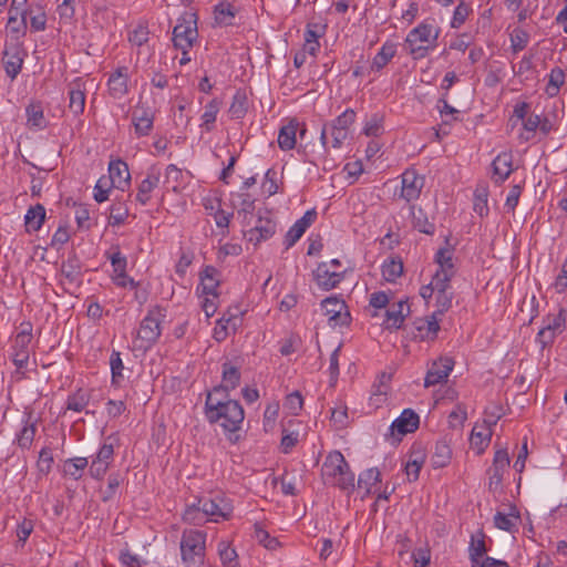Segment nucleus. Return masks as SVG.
Segmentation results:
<instances>
[{
	"label": "nucleus",
	"instance_id": "obj_1",
	"mask_svg": "<svg viewBox=\"0 0 567 567\" xmlns=\"http://www.w3.org/2000/svg\"><path fill=\"white\" fill-rule=\"evenodd\" d=\"M226 399H218L214 393H207L205 417L210 424L219 423L225 432L236 433L244 422L245 412L238 401Z\"/></svg>",
	"mask_w": 567,
	"mask_h": 567
},
{
	"label": "nucleus",
	"instance_id": "obj_2",
	"mask_svg": "<svg viewBox=\"0 0 567 567\" xmlns=\"http://www.w3.org/2000/svg\"><path fill=\"white\" fill-rule=\"evenodd\" d=\"M321 475L326 484L338 486L341 489L354 487V474L339 451L328 454L321 467Z\"/></svg>",
	"mask_w": 567,
	"mask_h": 567
},
{
	"label": "nucleus",
	"instance_id": "obj_3",
	"mask_svg": "<svg viewBox=\"0 0 567 567\" xmlns=\"http://www.w3.org/2000/svg\"><path fill=\"white\" fill-rule=\"evenodd\" d=\"M439 37V30L432 23L422 22L411 30L405 39L409 53L414 59H422L427 54L430 44L435 42Z\"/></svg>",
	"mask_w": 567,
	"mask_h": 567
},
{
	"label": "nucleus",
	"instance_id": "obj_4",
	"mask_svg": "<svg viewBox=\"0 0 567 567\" xmlns=\"http://www.w3.org/2000/svg\"><path fill=\"white\" fill-rule=\"evenodd\" d=\"M165 318L166 310L161 306H154L147 311L137 331L140 347L147 349L157 341L162 332L161 324Z\"/></svg>",
	"mask_w": 567,
	"mask_h": 567
},
{
	"label": "nucleus",
	"instance_id": "obj_5",
	"mask_svg": "<svg viewBox=\"0 0 567 567\" xmlns=\"http://www.w3.org/2000/svg\"><path fill=\"white\" fill-rule=\"evenodd\" d=\"M206 535L199 530H186L181 539L182 559L186 567L195 566L198 563L205 566L203 558L205 556Z\"/></svg>",
	"mask_w": 567,
	"mask_h": 567
},
{
	"label": "nucleus",
	"instance_id": "obj_6",
	"mask_svg": "<svg viewBox=\"0 0 567 567\" xmlns=\"http://www.w3.org/2000/svg\"><path fill=\"white\" fill-rule=\"evenodd\" d=\"M198 37L197 16L194 12H184L173 30L174 45L179 50H188Z\"/></svg>",
	"mask_w": 567,
	"mask_h": 567
},
{
	"label": "nucleus",
	"instance_id": "obj_7",
	"mask_svg": "<svg viewBox=\"0 0 567 567\" xmlns=\"http://www.w3.org/2000/svg\"><path fill=\"white\" fill-rule=\"evenodd\" d=\"M249 227V229L245 230V236L249 243L257 246L275 235L277 224L271 212L259 209Z\"/></svg>",
	"mask_w": 567,
	"mask_h": 567
},
{
	"label": "nucleus",
	"instance_id": "obj_8",
	"mask_svg": "<svg viewBox=\"0 0 567 567\" xmlns=\"http://www.w3.org/2000/svg\"><path fill=\"white\" fill-rule=\"evenodd\" d=\"M420 417L412 409H405L401 415L395 419L385 434L386 440H391L392 444L401 442L402 437L417 430Z\"/></svg>",
	"mask_w": 567,
	"mask_h": 567
},
{
	"label": "nucleus",
	"instance_id": "obj_9",
	"mask_svg": "<svg viewBox=\"0 0 567 567\" xmlns=\"http://www.w3.org/2000/svg\"><path fill=\"white\" fill-rule=\"evenodd\" d=\"M198 502L206 519L215 523L220 519H229L234 509L230 501L219 494L212 498L200 497Z\"/></svg>",
	"mask_w": 567,
	"mask_h": 567
},
{
	"label": "nucleus",
	"instance_id": "obj_10",
	"mask_svg": "<svg viewBox=\"0 0 567 567\" xmlns=\"http://www.w3.org/2000/svg\"><path fill=\"white\" fill-rule=\"evenodd\" d=\"M32 340L31 327L22 329L13 339L12 344V361L17 367V372L22 371L28 367L30 357V343Z\"/></svg>",
	"mask_w": 567,
	"mask_h": 567
},
{
	"label": "nucleus",
	"instance_id": "obj_11",
	"mask_svg": "<svg viewBox=\"0 0 567 567\" xmlns=\"http://www.w3.org/2000/svg\"><path fill=\"white\" fill-rule=\"evenodd\" d=\"M27 51L21 42H11L3 50V66L6 74L14 80L21 72Z\"/></svg>",
	"mask_w": 567,
	"mask_h": 567
},
{
	"label": "nucleus",
	"instance_id": "obj_12",
	"mask_svg": "<svg viewBox=\"0 0 567 567\" xmlns=\"http://www.w3.org/2000/svg\"><path fill=\"white\" fill-rule=\"evenodd\" d=\"M321 307L331 327H344L350 323V312L343 300L328 297L321 301Z\"/></svg>",
	"mask_w": 567,
	"mask_h": 567
},
{
	"label": "nucleus",
	"instance_id": "obj_13",
	"mask_svg": "<svg viewBox=\"0 0 567 567\" xmlns=\"http://www.w3.org/2000/svg\"><path fill=\"white\" fill-rule=\"evenodd\" d=\"M509 467V456L507 450L496 451L492 466L488 468L489 489H497L503 481L505 471Z\"/></svg>",
	"mask_w": 567,
	"mask_h": 567
},
{
	"label": "nucleus",
	"instance_id": "obj_14",
	"mask_svg": "<svg viewBox=\"0 0 567 567\" xmlns=\"http://www.w3.org/2000/svg\"><path fill=\"white\" fill-rule=\"evenodd\" d=\"M424 186V177L416 174L414 169H406L402 174L401 197L406 202L415 200L420 197Z\"/></svg>",
	"mask_w": 567,
	"mask_h": 567
},
{
	"label": "nucleus",
	"instance_id": "obj_15",
	"mask_svg": "<svg viewBox=\"0 0 567 567\" xmlns=\"http://www.w3.org/2000/svg\"><path fill=\"white\" fill-rule=\"evenodd\" d=\"M453 359L447 357L440 358L439 361H434L425 375L424 385L429 388L446 381L453 370Z\"/></svg>",
	"mask_w": 567,
	"mask_h": 567
},
{
	"label": "nucleus",
	"instance_id": "obj_16",
	"mask_svg": "<svg viewBox=\"0 0 567 567\" xmlns=\"http://www.w3.org/2000/svg\"><path fill=\"white\" fill-rule=\"evenodd\" d=\"M409 313L410 307L406 301L401 300L392 303L385 311L383 327L388 330L400 329Z\"/></svg>",
	"mask_w": 567,
	"mask_h": 567
},
{
	"label": "nucleus",
	"instance_id": "obj_17",
	"mask_svg": "<svg viewBox=\"0 0 567 567\" xmlns=\"http://www.w3.org/2000/svg\"><path fill=\"white\" fill-rule=\"evenodd\" d=\"M313 279L320 288L330 290L341 282L343 279V272L330 270L327 262H321L313 271Z\"/></svg>",
	"mask_w": 567,
	"mask_h": 567
},
{
	"label": "nucleus",
	"instance_id": "obj_18",
	"mask_svg": "<svg viewBox=\"0 0 567 567\" xmlns=\"http://www.w3.org/2000/svg\"><path fill=\"white\" fill-rule=\"evenodd\" d=\"M161 179V169L157 166H151L147 169L146 177L141 182L136 194V200L146 205L151 199V193L158 186Z\"/></svg>",
	"mask_w": 567,
	"mask_h": 567
},
{
	"label": "nucleus",
	"instance_id": "obj_19",
	"mask_svg": "<svg viewBox=\"0 0 567 567\" xmlns=\"http://www.w3.org/2000/svg\"><path fill=\"white\" fill-rule=\"evenodd\" d=\"M240 382V372L236 367L229 363L223 364V384L215 386L210 393L217 395L224 393L225 398H228L229 391L236 389Z\"/></svg>",
	"mask_w": 567,
	"mask_h": 567
},
{
	"label": "nucleus",
	"instance_id": "obj_20",
	"mask_svg": "<svg viewBox=\"0 0 567 567\" xmlns=\"http://www.w3.org/2000/svg\"><path fill=\"white\" fill-rule=\"evenodd\" d=\"M127 68H118L113 72L107 81L109 93L114 99H122L128 91Z\"/></svg>",
	"mask_w": 567,
	"mask_h": 567
},
{
	"label": "nucleus",
	"instance_id": "obj_21",
	"mask_svg": "<svg viewBox=\"0 0 567 567\" xmlns=\"http://www.w3.org/2000/svg\"><path fill=\"white\" fill-rule=\"evenodd\" d=\"M357 117L352 109H347L341 115L334 118L331 123H326L321 130L320 140L323 146L328 145V131L329 127L347 131L349 134L350 126L354 123Z\"/></svg>",
	"mask_w": 567,
	"mask_h": 567
},
{
	"label": "nucleus",
	"instance_id": "obj_22",
	"mask_svg": "<svg viewBox=\"0 0 567 567\" xmlns=\"http://www.w3.org/2000/svg\"><path fill=\"white\" fill-rule=\"evenodd\" d=\"M110 179L113 186L123 189L131 181L128 166L122 159L111 161L109 164Z\"/></svg>",
	"mask_w": 567,
	"mask_h": 567
},
{
	"label": "nucleus",
	"instance_id": "obj_23",
	"mask_svg": "<svg viewBox=\"0 0 567 567\" xmlns=\"http://www.w3.org/2000/svg\"><path fill=\"white\" fill-rule=\"evenodd\" d=\"M200 286L205 295H210L213 298H217L219 271L213 266H206L200 272Z\"/></svg>",
	"mask_w": 567,
	"mask_h": 567
},
{
	"label": "nucleus",
	"instance_id": "obj_24",
	"mask_svg": "<svg viewBox=\"0 0 567 567\" xmlns=\"http://www.w3.org/2000/svg\"><path fill=\"white\" fill-rule=\"evenodd\" d=\"M239 322L240 318L236 313H230L229 316L224 315L216 322V326L213 331V338L217 342L224 341L229 334V329H233V331H235Z\"/></svg>",
	"mask_w": 567,
	"mask_h": 567
},
{
	"label": "nucleus",
	"instance_id": "obj_25",
	"mask_svg": "<svg viewBox=\"0 0 567 567\" xmlns=\"http://www.w3.org/2000/svg\"><path fill=\"white\" fill-rule=\"evenodd\" d=\"M133 124L138 136H146L153 127V116L150 111L136 107L133 112Z\"/></svg>",
	"mask_w": 567,
	"mask_h": 567
},
{
	"label": "nucleus",
	"instance_id": "obj_26",
	"mask_svg": "<svg viewBox=\"0 0 567 567\" xmlns=\"http://www.w3.org/2000/svg\"><path fill=\"white\" fill-rule=\"evenodd\" d=\"M298 126V122L290 121L287 125H284L280 128L278 134V145L282 151H290L296 146Z\"/></svg>",
	"mask_w": 567,
	"mask_h": 567
},
{
	"label": "nucleus",
	"instance_id": "obj_27",
	"mask_svg": "<svg viewBox=\"0 0 567 567\" xmlns=\"http://www.w3.org/2000/svg\"><path fill=\"white\" fill-rule=\"evenodd\" d=\"M493 176L497 177L496 182H504L512 173V154L502 153L496 156L492 163Z\"/></svg>",
	"mask_w": 567,
	"mask_h": 567
},
{
	"label": "nucleus",
	"instance_id": "obj_28",
	"mask_svg": "<svg viewBox=\"0 0 567 567\" xmlns=\"http://www.w3.org/2000/svg\"><path fill=\"white\" fill-rule=\"evenodd\" d=\"M440 317L436 313H432L427 318H422L415 321V327L420 332L422 339H434L437 331L440 330Z\"/></svg>",
	"mask_w": 567,
	"mask_h": 567
},
{
	"label": "nucleus",
	"instance_id": "obj_29",
	"mask_svg": "<svg viewBox=\"0 0 567 567\" xmlns=\"http://www.w3.org/2000/svg\"><path fill=\"white\" fill-rule=\"evenodd\" d=\"M35 433H37L35 422H32L30 420V416H28L25 420L22 421V427L17 433V436H16L17 444L22 450L30 449V446L32 445V442L34 440Z\"/></svg>",
	"mask_w": 567,
	"mask_h": 567
},
{
	"label": "nucleus",
	"instance_id": "obj_30",
	"mask_svg": "<svg viewBox=\"0 0 567 567\" xmlns=\"http://www.w3.org/2000/svg\"><path fill=\"white\" fill-rule=\"evenodd\" d=\"M27 124L29 127L42 130L47 127L43 107L40 103H31L25 109Z\"/></svg>",
	"mask_w": 567,
	"mask_h": 567
},
{
	"label": "nucleus",
	"instance_id": "obj_31",
	"mask_svg": "<svg viewBox=\"0 0 567 567\" xmlns=\"http://www.w3.org/2000/svg\"><path fill=\"white\" fill-rule=\"evenodd\" d=\"M111 264L114 267V271L118 274L117 276V285L126 287L130 285L131 287L135 286V282L132 278H128L125 275V268H126V258L122 256V254L117 250L112 254L110 257Z\"/></svg>",
	"mask_w": 567,
	"mask_h": 567
},
{
	"label": "nucleus",
	"instance_id": "obj_32",
	"mask_svg": "<svg viewBox=\"0 0 567 567\" xmlns=\"http://www.w3.org/2000/svg\"><path fill=\"white\" fill-rule=\"evenodd\" d=\"M395 53L396 44L386 41L373 58L371 69L375 71L382 70L389 63V61L395 55Z\"/></svg>",
	"mask_w": 567,
	"mask_h": 567
},
{
	"label": "nucleus",
	"instance_id": "obj_33",
	"mask_svg": "<svg viewBox=\"0 0 567 567\" xmlns=\"http://www.w3.org/2000/svg\"><path fill=\"white\" fill-rule=\"evenodd\" d=\"M44 218L45 209L41 204L30 207L24 216L27 230H39L44 221Z\"/></svg>",
	"mask_w": 567,
	"mask_h": 567
},
{
	"label": "nucleus",
	"instance_id": "obj_34",
	"mask_svg": "<svg viewBox=\"0 0 567 567\" xmlns=\"http://www.w3.org/2000/svg\"><path fill=\"white\" fill-rule=\"evenodd\" d=\"M237 9L229 2H220L215 6V21L220 25H231L236 17Z\"/></svg>",
	"mask_w": 567,
	"mask_h": 567
},
{
	"label": "nucleus",
	"instance_id": "obj_35",
	"mask_svg": "<svg viewBox=\"0 0 567 567\" xmlns=\"http://www.w3.org/2000/svg\"><path fill=\"white\" fill-rule=\"evenodd\" d=\"M91 393L86 390L79 389L75 393L68 396L66 411L82 412L89 405Z\"/></svg>",
	"mask_w": 567,
	"mask_h": 567
},
{
	"label": "nucleus",
	"instance_id": "obj_36",
	"mask_svg": "<svg viewBox=\"0 0 567 567\" xmlns=\"http://www.w3.org/2000/svg\"><path fill=\"white\" fill-rule=\"evenodd\" d=\"M69 109L75 115L83 113L85 106V93L79 83H74L69 90Z\"/></svg>",
	"mask_w": 567,
	"mask_h": 567
},
{
	"label": "nucleus",
	"instance_id": "obj_37",
	"mask_svg": "<svg viewBox=\"0 0 567 567\" xmlns=\"http://www.w3.org/2000/svg\"><path fill=\"white\" fill-rule=\"evenodd\" d=\"M403 274V262L401 259L390 258L382 265V276L389 282H394Z\"/></svg>",
	"mask_w": 567,
	"mask_h": 567
},
{
	"label": "nucleus",
	"instance_id": "obj_38",
	"mask_svg": "<svg viewBox=\"0 0 567 567\" xmlns=\"http://www.w3.org/2000/svg\"><path fill=\"white\" fill-rule=\"evenodd\" d=\"M412 224L414 228L426 235H431L435 230L434 225L429 221L426 214L422 208L415 209L414 207H412Z\"/></svg>",
	"mask_w": 567,
	"mask_h": 567
},
{
	"label": "nucleus",
	"instance_id": "obj_39",
	"mask_svg": "<svg viewBox=\"0 0 567 567\" xmlns=\"http://www.w3.org/2000/svg\"><path fill=\"white\" fill-rule=\"evenodd\" d=\"M87 466V460L85 457H74L66 460L63 465V472L65 475L79 480L82 476V472Z\"/></svg>",
	"mask_w": 567,
	"mask_h": 567
},
{
	"label": "nucleus",
	"instance_id": "obj_40",
	"mask_svg": "<svg viewBox=\"0 0 567 567\" xmlns=\"http://www.w3.org/2000/svg\"><path fill=\"white\" fill-rule=\"evenodd\" d=\"M200 508L202 506L198 501L196 503L187 505L183 514V519L186 523L193 525H202L203 523L207 522L206 516Z\"/></svg>",
	"mask_w": 567,
	"mask_h": 567
},
{
	"label": "nucleus",
	"instance_id": "obj_41",
	"mask_svg": "<svg viewBox=\"0 0 567 567\" xmlns=\"http://www.w3.org/2000/svg\"><path fill=\"white\" fill-rule=\"evenodd\" d=\"M548 78L546 93L553 97L558 94L560 86L565 83V72L560 68H554Z\"/></svg>",
	"mask_w": 567,
	"mask_h": 567
},
{
	"label": "nucleus",
	"instance_id": "obj_42",
	"mask_svg": "<svg viewBox=\"0 0 567 567\" xmlns=\"http://www.w3.org/2000/svg\"><path fill=\"white\" fill-rule=\"evenodd\" d=\"M488 188L486 185L477 186L474 192V210L481 217L488 214L487 206Z\"/></svg>",
	"mask_w": 567,
	"mask_h": 567
},
{
	"label": "nucleus",
	"instance_id": "obj_43",
	"mask_svg": "<svg viewBox=\"0 0 567 567\" xmlns=\"http://www.w3.org/2000/svg\"><path fill=\"white\" fill-rule=\"evenodd\" d=\"M380 471L377 467L365 470L359 475L358 486L370 493L372 486L380 482Z\"/></svg>",
	"mask_w": 567,
	"mask_h": 567
},
{
	"label": "nucleus",
	"instance_id": "obj_44",
	"mask_svg": "<svg viewBox=\"0 0 567 567\" xmlns=\"http://www.w3.org/2000/svg\"><path fill=\"white\" fill-rule=\"evenodd\" d=\"M7 30L12 35V38H14V42H20V38L24 37L28 30L27 18L22 17L20 19H16L9 17L7 22Z\"/></svg>",
	"mask_w": 567,
	"mask_h": 567
},
{
	"label": "nucleus",
	"instance_id": "obj_45",
	"mask_svg": "<svg viewBox=\"0 0 567 567\" xmlns=\"http://www.w3.org/2000/svg\"><path fill=\"white\" fill-rule=\"evenodd\" d=\"M492 434V430L484 426V424L482 425V430H478V426H475L471 433V443L483 451L489 443Z\"/></svg>",
	"mask_w": 567,
	"mask_h": 567
},
{
	"label": "nucleus",
	"instance_id": "obj_46",
	"mask_svg": "<svg viewBox=\"0 0 567 567\" xmlns=\"http://www.w3.org/2000/svg\"><path fill=\"white\" fill-rule=\"evenodd\" d=\"M110 365L112 372V384L120 386L123 381L124 364L118 351H113L110 358Z\"/></svg>",
	"mask_w": 567,
	"mask_h": 567
},
{
	"label": "nucleus",
	"instance_id": "obj_47",
	"mask_svg": "<svg viewBox=\"0 0 567 567\" xmlns=\"http://www.w3.org/2000/svg\"><path fill=\"white\" fill-rule=\"evenodd\" d=\"M128 216V209L124 203H114L110 209L109 224L112 226L122 225Z\"/></svg>",
	"mask_w": 567,
	"mask_h": 567
},
{
	"label": "nucleus",
	"instance_id": "obj_48",
	"mask_svg": "<svg viewBox=\"0 0 567 567\" xmlns=\"http://www.w3.org/2000/svg\"><path fill=\"white\" fill-rule=\"evenodd\" d=\"M219 112V102L217 100H212L206 106L205 111L202 115L203 124L206 131L212 130V124L216 121L217 114Z\"/></svg>",
	"mask_w": 567,
	"mask_h": 567
},
{
	"label": "nucleus",
	"instance_id": "obj_49",
	"mask_svg": "<svg viewBox=\"0 0 567 567\" xmlns=\"http://www.w3.org/2000/svg\"><path fill=\"white\" fill-rule=\"evenodd\" d=\"M435 261L439 264L437 270L454 275L455 271H454V265L452 261V251L451 250L444 249V248L440 249L436 252Z\"/></svg>",
	"mask_w": 567,
	"mask_h": 567
},
{
	"label": "nucleus",
	"instance_id": "obj_50",
	"mask_svg": "<svg viewBox=\"0 0 567 567\" xmlns=\"http://www.w3.org/2000/svg\"><path fill=\"white\" fill-rule=\"evenodd\" d=\"M116 439H114L113 436H109L104 444L100 447L95 458L100 462H103V463H106V464H111L112 461H113V456H114V443H115Z\"/></svg>",
	"mask_w": 567,
	"mask_h": 567
},
{
	"label": "nucleus",
	"instance_id": "obj_51",
	"mask_svg": "<svg viewBox=\"0 0 567 567\" xmlns=\"http://www.w3.org/2000/svg\"><path fill=\"white\" fill-rule=\"evenodd\" d=\"M28 16H30V28L32 31H43L47 27V14L42 10V8H38L35 11L30 9L28 10Z\"/></svg>",
	"mask_w": 567,
	"mask_h": 567
},
{
	"label": "nucleus",
	"instance_id": "obj_52",
	"mask_svg": "<svg viewBox=\"0 0 567 567\" xmlns=\"http://www.w3.org/2000/svg\"><path fill=\"white\" fill-rule=\"evenodd\" d=\"M383 132V116L373 114L365 123L363 133L367 136H379Z\"/></svg>",
	"mask_w": 567,
	"mask_h": 567
},
{
	"label": "nucleus",
	"instance_id": "obj_53",
	"mask_svg": "<svg viewBox=\"0 0 567 567\" xmlns=\"http://www.w3.org/2000/svg\"><path fill=\"white\" fill-rule=\"evenodd\" d=\"M218 553L225 567H235L237 553L226 542L219 543Z\"/></svg>",
	"mask_w": 567,
	"mask_h": 567
},
{
	"label": "nucleus",
	"instance_id": "obj_54",
	"mask_svg": "<svg viewBox=\"0 0 567 567\" xmlns=\"http://www.w3.org/2000/svg\"><path fill=\"white\" fill-rule=\"evenodd\" d=\"M486 545L484 542V536L481 539L475 540L472 537V543L470 546V559L472 561L473 567L480 565V558L486 553Z\"/></svg>",
	"mask_w": 567,
	"mask_h": 567
},
{
	"label": "nucleus",
	"instance_id": "obj_55",
	"mask_svg": "<svg viewBox=\"0 0 567 567\" xmlns=\"http://www.w3.org/2000/svg\"><path fill=\"white\" fill-rule=\"evenodd\" d=\"M424 463V457L422 455H417L414 458H410L405 464L404 471L410 482L416 481L420 475V471Z\"/></svg>",
	"mask_w": 567,
	"mask_h": 567
},
{
	"label": "nucleus",
	"instance_id": "obj_56",
	"mask_svg": "<svg viewBox=\"0 0 567 567\" xmlns=\"http://www.w3.org/2000/svg\"><path fill=\"white\" fill-rule=\"evenodd\" d=\"M451 458V451L445 444H437L435 453L432 456V464L434 467L445 466Z\"/></svg>",
	"mask_w": 567,
	"mask_h": 567
},
{
	"label": "nucleus",
	"instance_id": "obj_57",
	"mask_svg": "<svg viewBox=\"0 0 567 567\" xmlns=\"http://www.w3.org/2000/svg\"><path fill=\"white\" fill-rule=\"evenodd\" d=\"M454 275L436 270L432 277L431 284L436 292H445L450 288V281Z\"/></svg>",
	"mask_w": 567,
	"mask_h": 567
},
{
	"label": "nucleus",
	"instance_id": "obj_58",
	"mask_svg": "<svg viewBox=\"0 0 567 567\" xmlns=\"http://www.w3.org/2000/svg\"><path fill=\"white\" fill-rule=\"evenodd\" d=\"M503 415V409L498 404H493L485 409L484 411V420L483 424L484 426H487L492 430V426L496 425L498 420Z\"/></svg>",
	"mask_w": 567,
	"mask_h": 567
},
{
	"label": "nucleus",
	"instance_id": "obj_59",
	"mask_svg": "<svg viewBox=\"0 0 567 567\" xmlns=\"http://www.w3.org/2000/svg\"><path fill=\"white\" fill-rule=\"evenodd\" d=\"M471 12V8L463 1H461L454 10L451 27L458 29L467 19Z\"/></svg>",
	"mask_w": 567,
	"mask_h": 567
},
{
	"label": "nucleus",
	"instance_id": "obj_60",
	"mask_svg": "<svg viewBox=\"0 0 567 567\" xmlns=\"http://www.w3.org/2000/svg\"><path fill=\"white\" fill-rule=\"evenodd\" d=\"M62 275L71 282L76 281L80 277L81 270L76 259H68L61 266Z\"/></svg>",
	"mask_w": 567,
	"mask_h": 567
},
{
	"label": "nucleus",
	"instance_id": "obj_61",
	"mask_svg": "<svg viewBox=\"0 0 567 567\" xmlns=\"http://www.w3.org/2000/svg\"><path fill=\"white\" fill-rule=\"evenodd\" d=\"M254 200L250 199L249 195L243 199L241 208L238 210V215H243V224L245 227H248L252 224L255 219L254 215Z\"/></svg>",
	"mask_w": 567,
	"mask_h": 567
},
{
	"label": "nucleus",
	"instance_id": "obj_62",
	"mask_svg": "<svg viewBox=\"0 0 567 567\" xmlns=\"http://www.w3.org/2000/svg\"><path fill=\"white\" fill-rule=\"evenodd\" d=\"M518 519V516L513 514L505 515L501 512H497L494 516V524L497 528L506 532H511L515 526V522Z\"/></svg>",
	"mask_w": 567,
	"mask_h": 567
},
{
	"label": "nucleus",
	"instance_id": "obj_63",
	"mask_svg": "<svg viewBox=\"0 0 567 567\" xmlns=\"http://www.w3.org/2000/svg\"><path fill=\"white\" fill-rule=\"evenodd\" d=\"M246 97L241 94H236L229 107V113L234 118H241L246 113Z\"/></svg>",
	"mask_w": 567,
	"mask_h": 567
},
{
	"label": "nucleus",
	"instance_id": "obj_64",
	"mask_svg": "<svg viewBox=\"0 0 567 567\" xmlns=\"http://www.w3.org/2000/svg\"><path fill=\"white\" fill-rule=\"evenodd\" d=\"M306 233V229L296 221L290 229L288 230L286 237H285V245L286 248L292 247Z\"/></svg>",
	"mask_w": 567,
	"mask_h": 567
}]
</instances>
